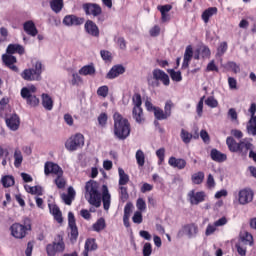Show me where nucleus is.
I'll use <instances>...</instances> for the list:
<instances>
[{
    "instance_id": "obj_23",
    "label": "nucleus",
    "mask_w": 256,
    "mask_h": 256,
    "mask_svg": "<svg viewBox=\"0 0 256 256\" xmlns=\"http://www.w3.org/2000/svg\"><path fill=\"white\" fill-rule=\"evenodd\" d=\"M49 211L51 215L54 217V220L57 223H63V213H61V209L56 204H48Z\"/></svg>"
},
{
    "instance_id": "obj_13",
    "label": "nucleus",
    "mask_w": 256,
    "mask_h": 256,
    "mask_svg": "<svg viewBox=\"0 0 256 256\" xmlns=\"http://www.w3.org/2000/svg\"><path fill=\"white\" fill-rule=\"evenodd\" d=\"M68 227L70 229V240L72 243H75V241H77V237H79V230L77 229L75 215L73 212L68 213Z\"/></svg>"
},
{
    "instance_id": "obj_59",
    "label": "nucleus",
    "mask_w": 256,
    "mask_h": 256,
    "mask_svg": "<svg viewBox=\"0 0 256 256\" xmlns=\"http://www.w3.org/2000/svg\"><path fill=\"white\" fill-rule=\"evenodd\" d=\"M119 195H120V199H122V201H127V199H129V193H127V187L120 186L119 187Z\"/></svg>"
},
{
    "instance_id": "obj_14",
    "label": "nucleus",
    "mask_w": 256,
    "mask_h": 256,
    "mask_svg": "<svg viewBox=\"0 0 256 256\" xmlns=\"http://www.w3.org/2000/svg\"><path fill=\"white\" fill-rule=\"evenodd\" d=\"M82 9L86 15H92V17H99L103 13V9L97 3H84Z\"/></svg>"
},
{
    "instance_id": "obj_61",
    "label": "nucleus",
    "mask_w": 256,
    "mask_h": 256,
    "mask_svg": "<svg viewBox=\"0 0 256 256\" xmlns=\"http://www.w3.org/2000/svg\"><path fill=\"white\" fill-rule=\"evenodd\" d=\"M215 185H216L215 178L213 177L212 174H209L206 181V187L208 189H215Z\"/></svg>"
},
{
    "instance_id": "obj_32",
    "label": "nucleus",
    "mask_w": 256,
    "mask_h": 256,
    "mask_svg": "<svg viewBox=\"0 0 256 256\" xmlns=\"http://www.w3.org/2000/svg\"><path fill=\"white\" fill-rule=\"evenodd\" d=\"M226 145L231 153H237V151H239V142L233 137H227Z\"/></svg>"
},
{
    "instance_id": "obj_45",
    "label": "nucleus",
    "mask_w": 256,
    "mask_h": 256,
    "mask_svg": "<svg viewBox=\"0 0 256 256\" xmlns=\"http://www.w3.org/2000/svg\"><path fill=\"white\" fill-rule=\"evenodd\" d=\"M173 107H175V104L173 103V101L167 100L165 102L164 113L166 114V116H168V118L171 117Z\"/></svg>"
},
{
    "instance_id": "obj_43",
    "label": "nucleus",
    "mask_w": 256,
    "mask_h": 256,
    "mask_svg": "<svg viewBox=\"0 0 256 256\" xmlns=\"http://www.w3.org/2000/svg\"><path fill=\"white\" fill-rule=\"evenodd\" d=\"M227 49H229L227 42H221L217 48L216 57H223L227 53Z\"/></svg>"
},
{
    "instance_id": "obj_37",
    "label": "nucleus",
    "mask_w": 256,
    "mask_h": 256,
    "mask_svg": "<svg viewBox=\"0 0 256 256\" xmlns=\"http://www.w3.org/2000/svg\"><path fill=\"white\" fill-rule=\"evenodd\" d=\"M191 179L194 185H201V183H203V181L205 180V173L201 171L194 173Z\"/></svg>"
},
{
    "instance_id": "obj_34",
    "label": "nucleus",
    "mask_w": 256,
    "mask_h": 256,
    "mask_svg": "<svg viewBox=\"0 0 256 256\" xmlns=\"http://www.w3.org/2000/svg\"><path fill=\"white\" fill-rule=\"evenodd\" d=\"M35 93H37V87L35 85L23 87L20 92L21 97H29V95H35Z\"/></svg>"
},
{
    "instance_id": "obj_47",
    "label": "nucleus",
    "mask_w": 256,
    "mask_h": 256,
    "mask_svg": "<svg viewBox=\"0 0 256 256\" xmlns=\"http://www.w3.org/2000/svg\"><path fill=\"white\" fill-rule=\"evenodd\" d=\"M170 77L172 81H176V83L183 81V76L181 75V71L170 70Z\"/></svg>"
},
{
    "instance_id": "obj_50",
    "label": "nucleus",
    "mask_w": 256,
    "mask_h": 256,
    "mask_svg": "<svg viewBox=\"0 0 256 256\" xmlns=\"http://www.w3.org/2000/svg\"><path fill=\"white\" fill-rule=\"evenodd\" d=\"M114 41L115 43H117L118 47L122 49V51H125L127 49V42L125 41V38L115 37Z\"/></svg>"
},
{
    "instance_id": "obj_20",
    "label": "nucleus",
    "mask_w": 256,
    "mask_h": 256,
    "mask_svg": "<svg viewBox=\"0 0 256 256\" xmlns=\"http://www.w3.org/2000/svg\"><path fill=\"white\" fill-rule=\"evenodd\" d=\"M168 165L181 171L187 167V161L183 158H175L174 156H171L168 160Z\"/></svg>"
},
{
    "instance_id": "obj_11",
    "label": "nucleus",
    "mask_w": 256,
    "mask_h": 256,
    "mask_svg": "<svg viewBox=\"0 0 256 256\" xmlns=\"http://www.w3.org/2000/svg\"><path fill=\"white\" fill-rule=\"evenodd\" d=\"M5 123L9 131H19V127H21V118L17 113L6 114Z\"/></svg>"
},
{
    "instance_id": "obj_64",
    "label": "nucleus",
    "mask_w": 256,
    "mask_h": 256,
    "mask_svg": "<svg viewBox=\"0 0 256 256\" xmlns=\"http://www.w3.org/2000/svg\"><path fill=\"white\" fill-rule=\"evenodd\" d=\"M100 55H101L103 61H111V52H109L107 50H102L100 52Z\"/></svg>"
},
{
    "instance_id": "obj_51",
    "label": "nucleus",
    "mask_w": 256,
    "mask_h": 256,
    "mask_svg": "<svg viewBox=\"0 0 256 256\" xmlns=\"http://www.w3.org/2000/svg\"><path fill=\"white\" fill-rule=\"evenodd\" d=\"M94 231H103L105 229V219L100 218L94 225H93Z\"/></svg>"
},
{
    "instance_id": "obj_6",
    "label": "nucleus",
    "mask_w": 256,
    "mask_h": 256,
    "mask_svg": "<svg viewBox=\"0 0 256 256\" xmlns=\"http://www.w3.org/2000/svg\"><path fill=\"white\" fill-rule=\"evenodd\" d=\"M152 75L153 78H148V85H150V87H159V81H161L166 87L171 83L169 75L161 69H154Z\"/></svg>"
},
{
    "instance_id": "obj_40",
    "label": "nucleus",
    "mask_w": 256,
    "mask_h": 256,
    "mask_svg": "<svg viewBox=\"0 0 256 256\" xmlns=\"http://www.w3.org/2000/svg\"><path fill=\"white\" fill-rule=\"evenodd\" d=\"M79 75H95V66L85 65L79 70Z\"/></svg>"
},
{
    "instance_id": "obj_58",
    "label": "nucleus",
    "mask_w": 256,
    "mask_h": 256,
    "mask_svg": "<svg viewBox=\"0 0 256 256\" xmlns=\"http://www.w3.org/2000/svg\"><path fill=\"white\" fill-rule=\"evenodd\" d=\"M132 221L137 225H141L143 223V214L140 211H136L132 217Z\"/></svg>"
},
{
    "instance_id": "obj_38",
    "label": "nucleus",
    "mask_w": 256,
    "mask_h": 256,
    "mask_svg": "<svg viewBox=\"0 0 256 256\" xmlns=\"http://www.w3.org/2000/svg\"><path fill=\"white\" fill-rule=\"evenodd\" d=\"M180 138L183 143H185V145H189V143H191V140L193 139V134L182 128L180 132Z\"/></svg>"
},
{
    "instance_id": "obj_27",
    "label": "nucleus",
    "mask_w": 256,
    "mask_h": 256,
    "mask_svg": "<svg viewBox=\"0 0 256 256\" xmlns=\"http://www.w3.org/2000/svg\"><path fill=\"white\" fill-rule=\"evenodd\" d=\"M210 156L212 161H216V163H223L227 161V154H223L217 149H212L210 152Z\"/></svg>"
},
{
    "instance_id": "obj_48",
    "label": "nucleus",
    "mask_w": 256,
    "mask_h": 256,
    "mask_svg": "<svg viewBox=\"0 0 256 256\" xmlns=\"http://www.w3.org/2000/svg\"><path fill=\"white\" fill-rule=\"evenodd\" d=\"M97 95H98V97H103V99H105V97H107V95H109V86H107V85L100 86L97 89Z\"/></svg>"
},
{
    "instance_id": "obj_2",
    "label": "nucleus",
    "mask_w": 256,
    "mask_h": 256,
    "mask_svg": "<svg viewBox=\"0 0 256 256\" xmlns=\"http://www.w3.org/2000/svg\"><path fill=\"white\" fill-rule=\"evenodd\" d=\"M114 119V135L120 141H124L127 139L129 135H131V124H129V120L124 118L119 112H115L113 115Z\"/></svg>"
},
{
    "instance_id": "obj_46",
    "label": "nucleus",
    "mask_w": 256,
    "mask_h": 256,
    "mask_svg": "<svg viewBox=\"0 0 256 256\" xmlns=\"http://www.w3.org/2000/svg\"><path fill=\"white\" fill-rule=\"evenodd\" d=\"M205 105H207V107H210L211 109H215L216 107H219V102L217 101V99H215V97L209 96L205 100Z\"/></svg>"
},
{
    "instance_id": "obj_53",
    "label": "nucleus",
    "mask_w": 256,
    "mask_h": 256,
    "mask_svg": "<svg viewBox=\"0 0 256 256\" xmlns=\"http://www.w3.org/2000/svg\"><path fill=\"white\" fill-rule=\"evenodd\" d=\"M136 207L138 209V211L143 212L147 209V203L145 202V200L143 198H138L136 201Z\"/></svg>"
},
{
    "instance_id": "obj_54",
    "label": "nucleus",
    "mask_w": 256,
    "mask_h": 256,
    "mask_svg": "<svg viewBox=\"0 0 256 256\" xmlns=\"http://www.w3.org/2000/svg\"><path fill=\"white\" fill-rule=\"evenodd\" d=\"M132 103L134 107H141L143 105V100L141 99V94L136 93L132 97Z\"/></svg>"
},
{
    "instance_id": "obj_16",
    "label": "nucleus",
    "mask_w": 256,
    "mask_h": 256,
    "mask_svg": "<svg viewBox=\"0 0 256 256\" xmlns=\"http://www.w3.org/2000/svg\"><path fill=\"white\" fill-rule=\"evenodd\" d=\"M239 145L237 153L241 155V157H247L248 153H251L252 149H254L253 143L247 138L241 140Z\"/></svg>"
},
{
    "instance_id": "obj_25",
    "label": "nucleus",
    "mask_w": 256,
    "mask_h": 256,
    "mask_svg": "<svg viewBox=\"0 0 256 256\" xmlns=\"http://www.w3.org/2000/svg\"><path fill=\"white\" fill-rule=\"evenodd\" d=\"M97 242L94 238H88L85 241L83 256H89V251H97Z\"/></svg>"
},
{
    "instance_id": "obj_21",
    "label": "nucleus",
    "mask_w": 256,
    "mask_h": 256,
    "mask_svg": "<svg viewBox=\"0 0 256 256\" xmlns=\"http://www.w3.org/2000/svg\"><path fill=\"white\" fill-rule=\"evenodd\" d=\"M84 29L88 35H91L92 37H99V27L92 20L86 21Z\"/></svg>"
},
{
    "instance_id": "obj_52",
    "label": "nucleus",
    "mask_w": 256,
    "mask_h": 256,
    "mask_svg": "<svg viewBox=\"0 0 256 256\" xmlns=\"http://www.w3.org/2000/svg\"><path fill=\"white\" fill-rule=\"evenodd\" d=\"M156 156L158 157V165H162L165 161V148H159L156 151Z\"/></svg>"
},
{
    "instance_id": "obj_5",
    "label": "nucleus",
    "mask_w": 256,
    "mask_h": 256,
    "mask_svg": "<svg viewBox=\"0 0 256 256\" xmlns=\"http://www.w3.org/2000/svg\"><path fill=\"white\" fill-rule=\"evenodd\" d=\"M65 251V241L63 240V234H57L52 244L46 246V252L48 256H55L57 253H63Z\"/></svg>"
},
{
    "instance_id": "obj_29",
    "label": "nucleus",
    "mask_w": 256,
    "mask_h": 256,
    "mask_svg": "<svg viewBox=\"0 0 256 256\" xmlns=\"http://www.w3.org/2000/svg\"><path fill=\"white\" fill-rule=\"evenodd\" d=\"M217 7H209L208 9L204 10L202 13V21H204V23H209V19H211V17H213V15H217Z\"/></svg>"
},
{
    "instance_id": "obj_39",
    "label": "nucleus",
    "mask_w": 256,
    "mask_h": 256,
    "mask_svg": "<svg viewBox=\"0 0 256 256\" xmlns=\"http://www.w3.org/2000/svg\"><path fill=\"white\" fill-rule=\"evenodd\" d=\"M135 159H136L138 167L145 166V152H143V150L139 149L136 151Z\"/></svg>"
},
{
    "instance_id": "obj_49",
    "label": "nucleus",
    "mask_w": 256,
    "mask_h": 256,
    "mask_svg": "<svg viewBox=\"0 0 256 256\" xmlns=\"http://www.w3.org/2000/svg\"><path fill=\"white\" fill-rule=\"evenodd\" d=\"M241 241H242V243H244V245H250L251 246V245H253V235L246 232V233H244V235H242Z\"/></svg>"
},
{
    "instance_id": "obj_35",
    "label": "nucleus",
    "mask_w": 256,
    "mask_h": 256,
    "mask_svg": "<svg viewBox=\"0 0 256 256\" xmlns=\"http://www.w3.org/2000/svg\"><path fill=\"white\" fill-rule=\"evenodd\" d=\"M23 163V153L19 149H15L14 151V167L16 169H19L21 167V164Z\"/></svg>"
},
{
    "instance_id": "obj_22",
    "label": "nucleus",
    "mask_w": 256,
    "mask_h": 256,
    "mask_svg": "<svg viewBox=\"0 0 256 256\" xmlns=\"http://www.w3.org/2000/svg\"><path fill=\"white\" fill-rule=\"evenodd\" d=\"M123 73H125V67H123V65H115L107 73L106 77L107 79H117V77L123 75Z\"/></svg>"
},
{
    "instance_id": "obj_56",
    "label": "nucleus",
    "mask_w": 256,
    "mask_h": 256,
    "mask_svg": "<svg viewBox=\"0 0 256 256\" xmlns=\"http://www.w3.org/2000/svg\"><path fill=\"white\" fill-rule=\"evenodd\" d=\"M205 101V96L201 97L197 106H196V113L198 117H203V103Z\"/></svg>"
},
{
    "instance_id": "obj_33",
    "label": "nucleus",
    "mask_w": 256,
    "mask_h": 256,
    "mask_svg": "<svg viewBox=\"0 0 256 256\" xmlns=\"http://www.w3.org/2000/svg\"><path fill=\"white\" fill-rule=\"evenodd\" d=\"M22 99H26V103L30 107L39 106V98H37V96L35 94H30L28 96H22Z\"/></svg>"
},
{
    "instance_id": "obj_9",
    "label": "nucleus",
    "mask_w": 256,
    "mask_h": 256,
    "mask_svg": "<svg viewBox=\"0 0 256 256\" xmlns=\"http://www.w3.org/2000/svg\"><path fill=\"white\" fill-rule=\"evenodd\" d=\"M248 113H250V119L246 124V131L248 135H252L256 137V104L252 103L250 108L248 109Z\"/></svg>"
},
{
    "instance_id": "obj_19",
    "label": "nucleus",
    "mask_w": 256,
    "mask_h": 256,
    "mask_svg": "<svg viewBox=\"0 0 256 256\" xmlns=\"http://www.w3.org/2000/svg\"><path fill=\"white\" fill-rule=\"evenodd\" d=\"M23 30L30 37H37L39 34V30H37V26H35V22L33 20H28L23 24Z\"/></svg>"
},
{
    "instance_id": "obj_36",
    "label": "nucleus",
    "mask_w": 256,
    "mask_h": 256,
    "mask_svg": "<svg viewBox=\"0 0 256 256\" xmlns=\"http://www.w3.org/2000/svg\"><path fill=\"white\" fill-rule=\"evenodd\" d=\"M118 175H119V185H127L129 183V175L125 173V170L123 168H118Z\"/></svg>"
},
{
    "instance_id": "obj_8",
    "label": "nucleus",
    "mask_w": 256,
    "mask_h": 256,
    "mask_svg": "<svg viewBox=\"0 0 256 256\" xmlns=\"http://www.w3.org/2000/svg\"><path fill=\"white\" fill-rule=\"evenodd\" d=\"M199 235V226L195 223H189L178 231V237H187L188 239H195Z\"/></svg>"
},
{
    "instance_id": "obj_28",
    "label": "nucleus",
    "mask_w": 256,
    "mask_h": 256,
    "mask_svg": "<svg viewBox=\"0 0 256 256\" xmlns=\"http://www.w3.org/2000/svg\"><path fill=\"white\" fill-rule=\"evenodd\" d=\"M42 97V107L46 109V111H53V98L49 96V94L43 93Z\"/></svg>"
},
{
    "instance_id": "obj_3",
    "label": "nucleus",
    "mask_w": 256,
    "mask_h": 256,
    "mask_svg": "<svg viewBox=\"0 0 256 256\" xmlns=\"http://www.w3.org/2000/svg\"><path fill=\"white\" fill-rule=\"evenodd\" d=\"M44 173L45 175H56V179L54 180L55 185L58 189H65V178H63V169L59 167L58 164L53 162H46L44 165Z\"/></svg>"
},
{
    "instance_id": "obj_63",
    "label": "nucleus",
    "mask_w": 256,
    "mask_h": 256,
    "mask_svg": "<svg viewBox=\"0 0 256 256\" xmlns=\"http://www.w3.org/2000/svg\"><path fill=\"white\" fill-rule=\"evenodd\" d=\"M227 67L228 69H231L233 73H239L241 71V68L235 62H228Z\"/></svg>"
},
{
    "instance_id": "obj_10",
    "label": "nucleus",
    "mask_w": 256,
    "mask_h": 256,
    "mask_svg": "<svg viewBox=\"0 0 256 256\" xmlns=\"http://www.w3.org/2000/svg\"><path fill=\"white\" fill-rule=\"evenodd\" d=\"M237 200L239 205H249L255 197V193L251 188H243L238 191Z\"/></svg>"
},
{
    "instance_id": "obj_60",
    "label": "nucleus",
    "mask_w": 256,
    "mask_h": 256,
    "mask_svg": "<svg viewBox=\"0 0 256 256\" xmlns=\"http://www.w3.org/2000/svg\"><path fill=\"white\" fill-rule=\"evenodd\" d=\"M217 231V226L214 224H208L205 230L206 237L213 235Z\"/></svg>"
},
{
    "instance_id": "obj_24",
    "label": "nucleus",
    "mask_w": 256,
    "mask_h": 256,
    "mask_svg": "<svg viewBox=\"0 0 256 256\" xmlns=\"http://www.w3.org/2000/svg\"><path fill=\"white\" fill-rule=\"evenodd\" d=\"M191 59H193V46L188 45L184 52L182 69H187L189 67V63H191Z\"/></svg>"
},
{
    "instance_id": "obj_30",
    "label": "nucleus",
    "mask_w": 256,
    "mask_h": 256,
    "mask_svg": "<svg viewBox=\"0 0 256 256\" xmlns=\"http://www.w3.org/2000/svg\"><path fill=\"white\" fill-rule=\"evenodd\" d=\"M63 7H65L63 0L50 1V9H52L53 13H61V11H63Z\"/></svg>"
},
{
    "instance_id": "obj_44",
    "label": "nucleus",
    "mask_w": 256,
    "mask_h": 256,
    "mask_svg": "<svg viewBox=\"0 0 256 256\" xmlns=\"http://www.w3.org/2000/svg\"><path fill=\"white\" fill-rule=\"evenodd\" d=\"M228 117L232 121V123H235V125H239V115L237 114V110H235V108H230L228 110Z\"/></svg>"
},
{
    "instance_id": "obj_42",
    "label": "nucleus",
    "mask_w": 256,
    "mask_h": 256,
    "mask_svg": "<svg viewBox=\"0 0 256 256\" xmlns=\"http://www.w3.org/2000/svg\"><path fill=\"white\" fill-rule=\"evenodd\" d=\"M154 117L157 119V121H165L166 119H169V116L160 107L155 109Z\"/></svg>"
},
{
    "instance_id": "obj_4",
    "label": "nucleus",
    "mask_w": 256,
    "mask_h": 256,
    "mask_svg": "<svg viewBox=\"0 0 256 256\" xmlns=\"http://www.w3.org/2000/svg\"><path fill=\"white\" fill-rule=\"evenodd\" d=\"M43 71H45V66L41 61H36L32 68H27L21 73L22 79L24 81H41L43 79Z\"/></svg>"
},
{
    "instance_id": "obj_26",
    "label": "nucleus",
    "mask_w": 256,
    "mask_h": 256,
    "mask_svg": "<svg viewBox=\"0 0 256 256\" xmlns=\"http://www.w3.org/2000/svg\"><path fill=\"white\" fill-rule=\"evenodd\" d=\"M6 53H9L10 55H15V53H18V55H24L25 47L20 44H9L6 48Z\"/></svg>"
},
{
    "instance_id": "obj_55",
    "label": "nucleus",
    "mask_w": 256,
    "mask_h": 256,
    "mask_svg": "<svg viewBox=\"0 0 256 256\" xmlns=\"http://www.w3.org/2000/svg\"><path fill=\"white\" fill-rule=\"evenodd\" d=\"M9 109V98L4 97L0 100V115H3V111Z\"/></svg>"
},
{
    "instance_id": "obj_15",
    "label": "nucleus",
    "mask_w": 256,
    "mask_h": 256,
    "mask_svg": "<svg viewBox=\"0 0 256 256\" xmlns=\"http://www.w3.org/2000/svg\"><path fill=\"white\" fill-rule=\"evenodd\" d=\"M65 27H77L85 23V18L78 17L73 14L66 15L62 20Z\"/></svg>"
},
{
    "instance_id": "obj_12",
    "label": "nucleus",
    "mask_w": 256,
    "mask_h": 256,
    "mask_svg": "<svg viewBox=\"0 0 256 256\" xmlns=\"http://www.w3.org/2000/svg\"><path fill=\"white\" fill-rule=\"evenodd\" d=\"M187 199L190 205H199L200 203H204L205 199H207V194L205 191L190 190L187 194Z\"/></svg>"
},
{
    "instance_id": "obj_18",
    "label": "nucleus",
    "mask_w": 256,
    "mask_h": 256,
    "mask_svg": "<svg viewBox=\"0 0 256 256\" xmlns=\"http://www.w3.org/2000/svg\"><path fill=\"white\" fill-rule=\"evenodd\" d=\"M2 61L4 63V65H6V67H9V69H11L12 71H14L15 73H17L19 71V68L15 65V63H17V58L15 56H13L10 53H5L2 55Z\"/></svg>"
},
{
    "instance_id": "obj_31",
    "label": "nucleus",
    "mask_w": 256,
    "mask_h": 256,
    "mask_svg": "<svg viewBox=\"0 0 256 256\" xmlns=\"http://www.w3.org/2000/svg\"><path fill=\"white\" fill-rule=\"evenodd\" d=\"M132 117L133 119H135L136 123H143V121H145V118L143 116V108L134 107L132 110Z\"/></svg>"
},
{
    "instance_id": "obj_41",
    "label": "nucleus",
    "mask_w": 256,
    "mask_h": 256,
    "mask_svg": "<svg viewBox=\"0 0 256 256\" xmlns=\"http://www.w3.org/2000/svg\"><path fill=\"white\" fill-rule=\"evenodd\" d=\"M1 183L5 188L13 187V185H15V178H13L11 175L3 176L1 178Z\"/></svg>"
},
{
    "instance_id": "obj_7",
    "label": "nucleus",
    "mask_w": 256,
    "mask_h": 256,
    "mask_svg": "<svg viewBox=\"0 0 256 256\" xmlns=\"http://www.w3.org/2000/svg\"><path fill=\"white\" fill-rule=\"evenodd\" d=\"M85 145V136L81 133H77L72 135L66 142L65 147L67 151H77V149H81Z\"/></svg>"
},
{
    "instance_id": "obj_1",
    "label": "nucleus",
    "mask_w": 256,
    "mask_h": 256,
    "mask_svg": "<svg viewBox=\"0 0 256 256\" xmlns=\"http://www.w3.org/2000/svg\"><path fill=\"white\" fill-rule=\"evenodd\" d=\"M85 199L90 205L99 209L101 201L104 211H109L111 207V193L107 185H99L97 181L90 180L85 184Z\"/></svg>"
},
{
    "instance_id": "obj_17",
    "label": "nucleus",
    "mask_w": 256,
    "mask_h": 256,
    "mask_svg": "<svg viewBox=\"0 0 256 256\" xmlns=\"http://www.w3.org/2000/svg\"><path fill=\"white\" fill-rule=\"evenodd\" d=\"M11 235L15 237V239H25L27 235V231L25 230V226L23 224L14 223L10 227Z\"/></svg>"
},
{
    "instance_id": "obj_57",
    "label": "nucleus",
    "mask_w": 256,
    "mask_h": 256,
    "mask_svg": "<svg viewBox=\"0 0 256 256\" xmlns=\"http://www.w3.org/2000/svg\"><path fill=\"white\" fill-rule=\"evenodd\" d=\"M143 256H151L153 253V246H151V243L146 242L143 246Z\"/></svg>"
},
{
    "instance_id": "obj_62",
    "label": "nucleus",
    "mask_w": 256,
    "mask_h": 256,
    "mask_svg": "<svg viewBox=\"0 0 256 256\" xmlns=\"http://www.w3.org/2000/svg\"><path fill=\"white\" fill-rule=\"evenodd\" d=\"M107 114L106 113H101L99 116H98V123L100 125V127H105L107 125Z\"/></svg>"
}]
</instances>
